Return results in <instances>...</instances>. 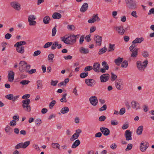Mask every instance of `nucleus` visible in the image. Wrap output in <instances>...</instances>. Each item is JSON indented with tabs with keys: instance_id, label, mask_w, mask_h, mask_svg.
<instances>
[{
	"instance_id": "1",
	"label": "nucleus",
	"mask_w": 154,
	"mask_h": 154,
	"mask_svg": "<svg viewBox=\"0 0 154 154\" xmlns=\"http://www.w3.org/2000/svg\"><path fill=\"white\" fill-rule=\"evenodd\" d=\"M79 36V35H75L73 34H70L66 37H61L60 39L62 41L66 44H72L76 42V38H78Z\"/></svg>"
},
{
	"instance_id": "2",
	"label": "nucleus",
	"mask_w": 154,
	"mask_h": 154,
	"mask_svg": "<svg viewBox=\"0 0 154 154\" xmlns=\"http://www.w3.org/2000/svg\"><path fill=\"white\" fill-rule=\"evenodd\" d=\"M148 63V61L147 60L143 62L140 60H138L136 63V66L140 72H143L146 67Z\"/></svg>"
},
{
	"instance_id": "3",
	"label": "nucleus",
	"mask_w": 154,
	"mask_h": 154,
	"mask_svg": "<svg viewBox=\"0 0 154 154\" xmlns=\"http://www.w3.org/2000/svg\"><path fill=\"white\" fill-rule=\"evenodd\" d=\"M126 6L130 9H135L137 8V2L133 0H125Z\"/></svg>"
},
{
	"instance_id": "4",
	"label": "nucleus",
	"mask_w": 154,
	"mask_h": 154,
	"mask_svg": "<svg viewBox=\"0 0 154 154\" xmlns=\"http://www.w3.org/2000/svg\"><path fill=\"white\" fill-rule=\"evenodd\" d=\"M30 67V65H28L26 61H20V71L21 72L28 71Z\"/></svg>"
},
{
	"instance_id": "5",
	"label": "nucleus",
	"mask_w": 154,
	"mask_h": 154,
	"mask_svg": "<svg viewBox=\"0 0 154 154\" xmlns=\"http://www.w3.org/2000/svg\"><path fill=\"white\" fill-rule=\"evenodd\" d=\"M30 101L29 99H26L23 101V107L25 111L30 112L31 110V107L29 105Z\"/></svg>"
},
{
	"instance_id": "6",
	"label": "nucleus",
	"mask_w": 154,
	"mask_h": 154,
	"mask_svg": "<svg viewBox=\"0 0 154 154\" xmlns=\"http://www.w3.org/2000/svg\"><path fill=\"white\" fill-rule=\"evenodd\" d=\"M115 85L116 88L119 90H122L123 88V82L121 79L116 80L115 82Z\"/></svg>"
},
{
	"instance_id": "7",
	"label": "nucleus",
	"mask_w": 154,
	"mask_h": 154,
	"mask_svg": "<svg viewBox=\"0 0 154 154\" xmlns=\"http://www.w3.org/2000/svg\"><path fill=\"white\" fill-rule=\"evenodd\" d=\"M148 144L146 141H142L140 143V150L142 152H145L148 147Z\"/></svg>"
},
{
	"instance_id": "8",
	"label": "nucleus",
	"mask_w": 154,
	"mask_h": 154,
	"mask_svg": "<svg viewBox=\"0 0 154 154\" xmlns=\"http://www.w3.org/2000/svg\"><path fill=\"white\" fill-rule=\"evenodd\" d=\"M109 75L108 74H104L101 75L100 77V81L102 82H105L109 79Z\"/></svg>"
},
{
	"instance_id": "9",
	"label": "nucleus",
	"mask_w": 154,
	"mask_h": 154,
	"mask_svg": "<svg viewBox=\"0 0 154 154\" xmlns=\"http://www.w3.org/2000/svg\"><path fill=\"white\" fill-rule=\"evenodd\" d=\"M89 101L90 103L93 106H96L98 103V99L97 97L95 96H92L89 98Z\"/></svg>"
},
{
	"instance_id": "10",
	"label": "nucleus",
	"mask_w": 154,
	"mask_h": 154,
	"mask_svg": "<svg viewBox=\"0 0 154 154\" xmlns=\"http://www.w3.org/2000/svg\"><path fill=\"white\" fill-rule=\"evenodd\" d=\"M115 29L120 35H122L124 34L125 30L123 29L122 26H116L115 27Z\"/></svg>"
},
{
	"instance_id": "11",
	"label": "nucleus",
	"mask_w": 154,
	"mask_h": 154,
	"mask_svg": "<svg viewBox=\"0 0 154 154\" xmlns=\"http://www.w3.org/2000/svg\"><path fill=\"white\" fill-rule=\"evenodd\" d=\"M96 44L98 45H101V44L102 37L98 35H95L94 38Z\"/></svg>"
},
{
	"instance_id": "12",
	"label": "nucleus",
	"mask_w": 154,
	"mask_h": 154,
	"mask_svg": "<svg viewBox=\"0 0 154 154\" xmlns=\"http://www.w3.org/2000/svg\"><path fill=\"white\" fill-rule=\"evenodd\" d=\"M85 83L89 86L92 87L94 86L95 83V81L93 79H86L85 80Z\"/></svg>"
},
{
	"instance_id": "13",
	"label": "nucleus",
	"mask_w": 154,
	"mask_h": 154,
	"mask_svg": "<svg viewBox=\"0 0 154 154\" xmlns=\"http://www.w3.org/2000/svg\"><path fill=\"white\" fill-rule=\"evenodd\" d=\"M131 104L132 108L135 110H137L140 109L139 104L135 101H132Z\"/></svg>"
},
{
	"instance_id": "14",
	"label": "nucleus",
	"mask_w": 154,
	"mask_h": 154,
	"mask_svg": "<svg viewBox=\"0 0 154 154\" xmlns=\"http://www.w3.org/2000/svg\"><path fill=\"white\" fill-rule=\"evenodd\" d=\"M100 130L102 133L105 136H108L109 134L110 131L106 128L101 127L100 128Z\"/></svg>"
},
{
	"instance_id": "15",
	"label": "nucleus",
	"mask_w": 154,
	"mask_h": 154,
	"mask_svg": "<svg viewBox=\"0 0 154 154\" xmlns=\"http://www.w3.org/2000/svg\"><path fill=\"white\" fill-rule=\"evenodd\" d=\"M131 132L129 130H126L125 134V136L127 140H132Z\"/></svg>"
},
{
	"instance_id": "16",
	"label": "nucleus",
	"mask_w": 154,
	"mask_h": 154,
	"mask_svg": "<svg viewBox=\"0 0 154 154\" xmlns=\"http://www.w3.org/2000/svg\"><path fill=\"white\" fill-rule=\"evenodd\" d=\"M14 72L11 71H9L8 76V81L10 82H12L14 80Z\"/></svg>"
},
{
	"instance_id": "17",
	"label": "nucleus",
	"mask_w": 154,
	"mask_h": 154,
	"mask_svg": "<svg viewBox=\"0 0 154 154\" xmlns=\"http://www.w3.org/2000/svg\"><path fill=\"white\" fill-rule=\"evenodd\" d=\"M88 7V5L87 3H84L80 8V11L81 12L84 13L86 11Z\"/></svg>"
},
{
	"instance_id": "18",
	"label": "nucleus",
	"mask_w": 154,
	"mask_h": 154,
	"mask_svg": "<svg viewBox=\"0 0 154 154\" xmlns=\"http://www.w3.org/2000/svg\"><path fill=\"white\" fill-rule=\"evenodd\" d=\"M30 144V141H26L24 143H20V148L23 149L26 148Z\"/></svg>"
},
{
	"instance_id": "19",
	"label": "nucleus",
	"mask_w": 154,
	"mask_h": 154,
	"mask_svg": "<svg viewBox=\"0 0 154 154\" xmlns=\"http://www.w3.org/2000/svg\"><path fill=\"white\" fill-rule=\"evenodd\" d=\"M100 64L98 63H95L93 65V69L95 72H99Z\"/></svg>"
},
{
	"instance_id": "20",
	"label": "nucleus",
	"mask_w": 154,
	"mask_h": 154,
	"mask_svg": "<svg viewBox=\"0 0 154 154\" xmlns=\"http://www.w3.org/2000/svg\"><path fill=\"white\" fill-rule=\"evenodd\" d=\"M144 40L143 38H136L132 42V43L135 44L136 43H140Z\"/></svg>"
},
{
	"instance_id": "21",
	"label": "nucleus",
	"mask_w": 154,
	"mask_h": 154,
	"mask_svg": "<svg viewBox=\"0 0 154 154\" xmlns=\"http://www.w3.org/2000/svg\"><path fill=\"white\" fill-rule=\"evenodd\" d=\"M123 61V58L119 57L117 59H115L114 62L118 66L120 65Z\"/></svg>"
},
{
	"instance_id": "22",
	"label": "nucleus",
	"mask_w": 154,
	"mask_h": 154,
	"mask_svg": "<svg viewBox=\"0 0 154 154\" xmlns=\"http://www.w3.org/2000/svg\"><path fill=\"white\" fill-rule=\"evenodd\" d=\"M79 51L81 53L84 54H87L89 52V50L88 49L85 48L83 47L79 48Z\"/></svg>"
},
{
	"instance_id": "23",
	"label": "nucleus",
	"mask_w": 154,
	"mask_h": 154,
	"mask_svg": "<svg viewBox=\"0 0 154 154\" xmlns=\"http://www.w3.org/2000/svg\"><path fill=\"white\" fill-rule=\"evenodd\" d=\"M11 5L16 10H19V6L18 5L17 2H12L11 3Z\"/></svg>"
},
{
	"instance_id": "24",
	"label": "nucleus",
	"mask_w": 154,
	"mask_h": 154,
	"mask_svg": "<svg viewBox=\"0 0 154 154\" xmlns=\"http://www.w3.org/2000/svg\"><path fill=\"white\" fill-rule=\"evenodd\" d=\"M80 143V142L79 140H77L73 143L72 145V148H75L78 146Z\"/></svg>"
},
{
	"instance_id": "25",
	"label": "nucleus",
	"mask_w": 154,
	"mask_h": 154,
	"mask_svg": "<svg viewBox=\"0 0 154 154\" xmlns=\"http://www.w3.org/2000/svg\"><path fill=\"white\" fill-rule=\"evenodd\" d=\"M53 18L54 19H59L61 17V14L58 13H54L52 15Z\"/></svg>"
},
{
	"instance_id": "26",
	"label": "nucleus",
	"mask_w": 154,
	"mask_h": 154,
	"mask_svg": "<svg viewBox=\"0 0 154 154\" xmlns=\"http://www.w3.org/2000/svg\"><path fill=\"white\" fill-rule=\"evenodd\" d=\"M109 47L108 50V51L110 52L113 51L115 49V46L114 44H112L111 43L109 44Z\"/></svg>"
},
{
	"instance_id": "27",
	"label": "nucleus",
	"mask_w": 154,
	"mask_h": 154,
	"mask_svg": "<svg viewBox=\"0 0 154 154\" xmlns=\"http://www.w3.org/2000/svg\"><path fill=\"white\" fill-rule=\"evenodd\" d=\"M138 48H137L134 51H132L131 53V57L132 58L136 57L138 55Z\"/></svg>"
},
{
	"instance_id": "28",
	"label": "nucleus",
	"mask_w": 154,
	"mask_h": 154,
	"mask_svg": "<svg viewBox=\"0 0 154 154\" xmlns=\"http://www.w3.org/2000/svg\"><path fill=\"white\" fill-rule=\"evenodd\" d=\"M143 127L141 125L139 126L137 128L136 131V133L138 135H140L142 133V132L143 130Z\"/></svg>"
},
{
	"instance_id": "29",
	"label": "nucleus",
	"mask_w": 154,
	"mask_h": 154,
	"mask_svg": "<svg viewBox=\"0 0 154 154\" xmlns=\"http://www.w3.org/2000/svg\"><path fill=\"white\" fill-rule=\"evenodd\" d=\"M36 84L37 85V89H42V81L41 80L37 81Z\"/></svg>"
},
{
	"instance_id": "30",
	"label": "nucleus",
	"mask_w": 154,
	"mask_h": 154,
	"mask_svg": "<svg viewBox=\"0 0 154 154\" xmlns=\"http://www.w3.org/2000/svg\"><path fill=\"white\" fill-rule=\"evenodd\" d=\"M5 130L9 134L12 133L13 131L12 129L9 126L7 125L5 128Z\"/></svg>"
},
{
	"instance_id": "31",
	"label": "nucleus",
	"mask_w": 154,
	"mask_h": 154,
	"mask_svg": "<svg viewBox=\"0 0 154 154\" xmlns=\"http://www.w3.org/2000/svg\"><path fill=\"white\" fill-rule=\"evenodd\" d=\"M51 146L54 149H60V145L58 143H52Z\"/></svg>"
},
{
	"instance_id": "32",
	"label": "nucleus",
	"mask_w": 154,
	"mask_h": 154,
	"mask_svg": "<svg viewBox=\"0 0 154 154\" xmlns=\"http://www.w3.org/2000/svg\"><path fill=\"white\" fill-rule=\"evenodd\" d=\"M50 17L48 16H46L43 18V22L45 24H48L50 22Z\"/></svg>"
},
{
	"instance_id": "33",
	"label": "nucleus",
	"mask_w": 154,
	"mask_h": 154,
	"mask_svg": "<svg viewBox=\"0 0 154 154\" xmlns=\"http://www.w3.org/2000/svg\"><path fill=\"white\" fill-rule=\"evenodd\" d=\"M128 65V63L127 60H125L121 63V66L123 68H126Z\"/></svg>"
},
{
	"instance_id": "34",
	"label": "nucleus",
	"mask_w": 154,
	"mask_h": 154,
	"mask_svg": "<svg viewBox=\"0 0 154 154\" xmlns=\"http://www.w3.org/2000/svg\"><path fill=\"white\" fill-rule=\"evenodd\" d=\"M54 55L53 54H50L48 55V60L51 62L53 63L54 62L53 59Z\"/></svg>"
},
{
	"instance_id": "35",
	"label": "nucleus",
	"mask_w": 154,
	"mask_h": 154,
	"mask_svg": "<svg viewBox=\"0 0 154 154\" xmlns=\"http://www.w3.org/2000/svg\"><path fill=\"white\" fill-rule=\"evenodd\" d=\"M69 110L68 108L66 106H65L62 109L60 112L63 114H65L68 112Z\"/></svg>"
},
{
	"instance_id": "36",
	"label": "nucleus",
	"mask_w": 154,
	"mask_h": 154,
	"mask_svg": "<svg viewBox=\"0 0 154 154\" xmlns=\"http://www.w3.org/2000/svg\"><path fill=\"white\" fill-rule=\"evenodd\" d=\"M107 51V48L106 47L100 49L99 50V51L98 52V54L99 55L102 54L105 52Z\"/></svg>"
},
{
	"instance_id": "37",
	"label": "nucleus",
	"mask_w": 154,
	"mask_h": 154,
	"mask_svg": "<svg viewBox=\"0 0 154 154\" xmlns=\"http://www.w3.org/2000/svg\"><path fill=\"white\" fill-rule=\"evenodd\" d=\"M137 48H136V45L133 44L132 45L129 47V49L131 51H134Z\"/></svg>"
},
{
	"instance_id": "38",
	"label": "nucleus",
	"mask_w": 154,
	"mask_h": 154,
	"mask_svg": "<svg viewBox=\"0 0 154 154\" xmlns=\"http://www.w3.org/2000/svg\"><path fill=\"white\" fill-rule=\"evenodd\" d=\"M92 18L94 19V20H95L97 22H99L100 20V18L98 16V14H94L93 15Z\"/></svg>"
},
{
	"instance_id": "39",
	"label": "nucleus",
	"mask_w": 154,
	"mask_h": 154,
	"mask_svg": "<svg viewBox=\"0 0 154 154\" xmlns=\"http://www.w3.org/2000/svg\"><path fill=\"white\" fill-rule=\"evenodd\" d=\"M79 137L78 135L74 133L70 138V140L71 141H73L78 139Z\"/></svg>"
},
{
	"instance_id": "40",
	"label": "nucleus",
	"mask_w": 154,
	"mask_h": 154,
	"mask_svg": "<svg viewBox=\"0 0 154 154\" xmlns=\"http://www.w3.org/2000/svg\"><path fill=\"white\" fill-rule=\"evenodd\" d=\"M102 65L103 67L105 68L107 70H108L109 66L107 63L106 61L103 62L102 63Z\"/></svg>"
},
{
	"instance_id": "41",
	"label": "nucleus",
	"mask_w": 154,
	"mask_h": 154,
	"mask_svg": "<svg viewBox=\"0 0 154 154\" xmlns=\"http://www.w3.org/2000/svg\"><path fill=\"white\" fill-rule=\"evenodd\" d=\"M117 78V76L113 72L111 73V81H114Z\"/></svg>"
},
{
	"instance_id": "42",
	"label": "nucleus",
	"mask_w": 154,
	"mask_h": 154,
	"mask_svg": "<svg viewBox=\"0 0 154 154\" xmlns=\"http://www.w3.org/2000/svg\"><path fill=\"white\" fill-rule=\"evenodd\" d=\"M36 19V17L33 15H29L28 17V21L34 20Z\"/></svg>"
},
{
	"instance_id": "43",
	"label": "nucleus",
	"mask_w": 154,
	"mask_h": 154,
	"mask_svg": "<svg viewBox=\"0 0 154 154\" xmlns=\"http://www.w3.org/2000/svg\"><path fill=\"white\" fill-rule=\"evenodd\" d=\"M52 44V42H48L46 43L43 46L44 48H46L50 47Z\"/></svg>"
},
{
	"instance_id": "44",
	"label": "nucleus",
	"mask_w": 154,
	"mask_h": 154,
	"mask_svg": "<svg viewBox=\"0 0 154 154\" xmlns=\"http://www.w3.org/2000/svg\"><path fill=\"white\" fill-rule=\"evenodd\" d=\"M58 45V42L57 41L55 42L52 44L51 45V49L52 50L55 49L57 47V45Z\"/></svg>"
},
{
	"instance_id": "45",
	"label": "nucleus",
	"mask_w": 154,
	"mask_h": 154,
	"mask_svg": "<svg viewBox=\"0 0 154 154\" xmlns=\"http://www.w3.org/2000/svg\"><path fill=\"white\" fill-rule=\"evenodd\" d=\"M13 95L12 94H8L5 96V97L9 100H12L13 98Z\"/></svg>"
},
{
	"instance_id": "46",
	"label": "nucleus",
	"mask_w": 154,
	"mask_h": 154,
	"mask_svg": "<svg viewBox=\"0 0 154 154\" xmlns=\"http://www.w3.org/2000/svg\"><path fill=\"white\" fill-rule=\"evenodd\" d=\"M66 95H67L66 94H65L63 95L62 98H61L60 100V101L61 102H66Z\"/></svg>"
},
{
	"instance_id": "47",
	"label": "nucleus",
	"mask_w": 154,
	"mask_h": 154,
	"mask_svg": "<svg viewBox=\"0 0 154 154\" xmlns=\"http://www.w3.org/2000/svg\"><path fill=\"white\" fill-rule=\"evenodd\" d=\"M67 29L69 30H74L75 27L73 25H68L67 26Z\"/></svg>"
},
{
	"instance_id": "48",
	"label": "nucleus",
	"mask_w": 154,
	"mask_h": 154,
	"mask_svg": "<svg viewBox=\"0 0 154 154\" xmlns=\"http://www.w3.org/2000/svg\"><path fill=\"white\" fill-rule=\"evenodd\" d=\"M56 103V101L55 100H52L50 103L49 105V107L51 109Z\"/></svg>"
},
{
	"instance_id": "49",
	"label": "nucleus",
	"mask_w": 154,
	"mask_h": 154,
	"mask_svg": "<svg viewBox=\"0 0 154 154\" xmlns=\"http://www.w3.org/2000/svg\"><path fill=\"white\" fill-rule=\"evenodd\" d=\"M88 75V73L82 72L80 74V77L82 78H85Z\"/></svg>"
},
{
	"instance_id": "50",
	"label": "nucleus",
	"mask_w": 154,
	"mask_h": 154,
	"mask_svg": "<svg viewBox=\"0 0 154 154\" xmlns=\"http://www.w3.org/2000/svg\"><path fill=\"white\" fill-rule=\"evenodd\" d=\"M129 127V125L128 123L127 122L124 124L122 126V128L123 130L127 129Z\"/></svg>"
},
{
	"instance_id": "51",
	"label": "nucleus",
	"mask_w": 154,
	"mask_h": 154,
	"mask_svg": "<svg viewBox=\"0 0 154 154\" xmlns=\"http://www.w3.org/2000/svg\"><path fill=\"white\" fill-rule=\"evenodd\" d=\"M111 122L112 125H116L118 124V122L116 120H112Z\"/></svg>"
},
{
	"instance_id": "52",
	"label": "nucleus",
	"mask_w": 154,
	"mask_h": 154,
	"mask_svg": "<svg viewBox=\"0 0 154 154\" xmlns=\"http://www.w3.org/2000/svg\"><path fill=\"white\" fill-rule=\"evenodd\" d=\"M93 69V67L90 66H89L86 67L85 68V72L89 71Z\"/></svg>"
},
{
	"instance_id": "53",
	"label": "nucleus",
	"mask_w": 154,
	"mask_h": 154,
	"mask_svg": "<svg viewBox=\"0 0 154 154\" xmlns=\"http://www.w3.org/2000/svg\"><path fill=\"white\" fill-rule=\"evenodd\" d=\"M56 26H55L52 29V35L53 36H54L55 35L57 30H56Z\"/></svg>"
},
{
	"instance_id": "54",
	"label": "nucleus",
	"mask_w": 154,
	"mask_h": 154,
	"mask_svg": "<svg viewBox=\"0 0 154 154\" xmlns=\"http://www.w3.org/2000/svg\"><path fill=\"white\" fill-rule=\"evenodd\" d=\"M30 82V81L28 80H23L21 81L20 82V83L23 85H27Z\"/></svg>"
},
{
	"instance_id": "55",
	"label": "nucleus",
	"mask_w": 154,
	"mask_h": 154,
	"mask_svg": "<svg viewBox=\"0 0 154 154\" xmlns=\"http://www.w3.org/2000/svg\"><path fill=\"white\" fill-rule=\"evenodd\" d=\"M107 109V106L106 104H104L102 107L99 109L100 111H102L106 110Z\"/></svg>"
},
{
	"instance_id": "56",
	"label": "nucleus",
	"mask_w": 154,
	"mask_h": 154,
	"mask_svg": "<svg viewBox=\"0 0 154 154\" xmlns=\"http://www.w3.org/2000/svg\"><path fill=\"white\" fill-rule=\"evenodd\" d=\"M132 144H129L128 145L127 148L125 149L126 151H128L131 150L132 147Z\"/></svg>"
},
{
	"instance_id": "57",
	"label": "nucleus",
	"mask_w": 154,
	"mask_h": 154,
	"mask_svg": "<svg viewBox=\"0 0 154 154\" xmlns=\"http://www.w3.org/2000/svg\"><path fill=\"white\" fill-rule=\"evenodd\" d=\"M16 125V122L14 120L11 121L9 125L12 127H14Z\"/></svg>"
},
{
	"instance_id": "58",
	"label": "nucleus",
	"mask_w": 154,
	"mask_h": 154,
	"mask_svg": "<svg viewBox=\"0 0 154 154\" xmlns=\"http://www.w3.org/2000/svg\"><path fill=\"white\" fill-rule=\"evenodd\" d=\"M36 69H33L28 70V71H26V72H28V73L30 74H32L33 73H35L36 72Z\"/></svg>"
},
{
	"instance_id": "59",
	"label": "nucleus",
	"mask_w": 154,
	"mask_h": 154,
	"mask_svg": "<svg viewBox=\"0 0 154 154\" xmlns=\"http://www.w3.org/2000/svg\"><path fill=\"white\" fill-rule=\"evenodd\" d=\"M15 47H17L16 50L18 52H19V42H17L14 45Z\"/></svg>"
},
{
	"instance_id": "60",
	"label": "nucleus",
	"mask_w": 154,
	"mask_h": 154,
	"mask_svg": "<svg viewBox=\"0 0 154 154\" xmlns=\"http://www.w3.org/2000/svg\"><path fill=\"white\" fill-rule=\"evenodd\" d=\"M142 55L144 57H148L149 56V54L148 52L146 51H144L142 52Z\"/></svg>"
},
{
	"instance_id": "61",
	"label": "nucleus",
	"mask_w": 154,
	"mask_h": 154,
	"mask_svg": "<svg viewBox=\"0 0 154 154\" xmlns=\"http://www.w3.org/2000/svg\"><path fill=\"white\" fill-rule=\"evenodd\" d=\"M125 109L124 108H122L120 110L119 114L120 115H122L125 113Z\"/></svg>"
},
{
	"instance_id": "62",
	"label": "nucleus",
	"mask_w": 154,
	"mask_h": 154,
	"mask_svg": "<svg viewBox=\"0 0 154 154\" xmlns=\"http://www.w3.org/2000/svg\"><path fill=\"white\" fill-rule=\"evenodd\" d=\"M41 53V52L40 51L37 50L34 52L33 55L34 57L36 56L39 55Z\"/></svg>"
},
{
	"instance_id": "63",
	"label": "nucleus",
	"mask_w": 154,
	"mask_h": 154,
	"mask_svg": "<svg viewBox=\"0 0 154 154\" xmlns=\"http://www.w3.org/2000/svg\"><path fill=\"white\" fill-rule=\"evenodd\" d=\"M58 81L57 80L54 81L51 80V85L52 86H55L57 84L58 82Z\"/></svg>"
},
{
	"instance_id": "64",
	"label": "nucleus",
	"mask_w": 154,
	"mask_h": 154,
	"mask_svg": "<svg viewBox=\"0 0 154 154\" xmlns=\"http://www.w3.org/2000/svg\"><path fill=\"white\" fill-rule=\"evenodd\" d=\"M106 119V117L104 116H102L100 117L99 118V120L100 122H103Z\"/></svg>"
}]
</instances>
